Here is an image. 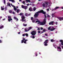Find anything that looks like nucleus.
<instances>
[{
	"label": "nucleus",
	"instance_id": "0eeeda50",
	"mask_svg": "<svg viewBox=\"0 0 63 63\" xmlns=\"http://www.w3.org/2000/svg\"><path fill=\"white\" fill-rule=\"evenodd\" d=\"M21 7L23 9L26 10V9H27V6H24L23 5H21Z\"/></svg>",
	"mask_w": 63,
	"mask_h": 63
},
{
	"label": "nucleus",
	"instance_id": "39448f33",
	"mask_svg": "<svg viewBox=\"0 0 63 63\" xmlns=\"http://www.w3.org/2000/svg\"><path fill=\"white\" fill-rule=\"evenodd\" d=\"M52 29H51V27H49L48 28V30H50L51 31H54V30L55 29V28H54L53 27H52Z\"/></svg>",
	"mask_w": 63,
	"mask_h": 63
},
{
	"label": "nucleus",
	"instance_id": "72a5a7b5",
	"mask_svg": "<svg viewBox=\"0 0 63 63\" xmlns=\"http://www.w3.org/2000/svg\"><path fill=\"white\" fill-rule=\"evenodd\" d=\"M8 18H9V19H10V18H11V16H8Z\"/></svg>",
	"mask_w": 63,
	"mask_h": 63
},
{
	"label": "nucleus",
	"instance_id": "49530a36",
	"mask_svg": "<svg viewBox=\"0 0 63 63\" xmlns=\"http://www.w3.org/2000/svg\"><path fill=\"white\" fill-rule=\"evenodd\" d=\"M11 1L12 2H15V0H12Z\"/></svg>",
	"mask_w": 63,
	"mask_h": 63
},
{
	"label": "nucleus",
	"instance_id": "a211bd4d",
	"mask_svg": "<svg viewBox=\"0 0 63 63\" xmlns=\"http://www.w3.org/2000/svg\"><path fill=\"white\" fill-rule=\"evenodd\" d=\"M58 9H59V7H55V8H54V10H56Z\"/></svg>",
	"mask_w": 63,
	"mask_h": 63
},
{
	"label": "nucleus",
	"instance_id": "1a4fd4ad",
	"mask_svg": "<svg viewBox=\"0 0 63 63\" xmlns=\"http://www.w3.org/2000/svg\"><path fill=\"white\" fill-rule=\"evenodd\" d=\"M60 42H61V45H62V46H63V40H60Z\"/></svg>",
	"mask_w": 63,
	"mask_h": 63
},
{
	"label": "nucleus",
	"instance_id": "c756f323",
	"mask_svg": "<svg viewBox=\"0 0 63 63\" xmlns=\"http://www.w3.org/2000/svg\"><path fill=\"white\" fill-rule=\"evenodd\" d=\"M20 11V10L19 9H18L17 10V13H19V11Z\"/></svg>",
	"mask_w": 63,
	"mask_h": 63
},
{
	"label": "nucleus",
	"instance_id": "ddd939ff",
	"mask_svg": "<svg viewBox=\"0 0 63 63\" xmlns=\"http://www.w3.org/2000/svg\"><path fill=\"white\" fill-rule=\"evenodd\" d=\"M48 39H47L44 42V43H48Z\"/></svg>",
	"mask_w": 63,
	"mask_h": 63
},
{
	"label": "nucleus",
	"instance_id": "79ce46f5",
	"mask_svg": "<svg viewBox=\"0 0 63 63\" xmlns=\"http://www.w3.org/2000/svg\"><path fill=\"white\" fill-rule=\"evenodd\" d=\"M45 36H46L47 37V33H45Z\"/></svg>",
	"mask_w": 63,
	"mask_h": 63
},
{
	"label": "nucleus",
	"instance_id": "aec40b11",
	"mask_svg": "<svg viewBox=\"0 0 63 63\" xmlns=\"http://www.w3.org/2000/svg\"><path fill=\"white\" fill-rule=\"evenodd\" d=\"M44 45L45 46H47V43H44Z\"/></svg>",
	"mask_w": 63,
	"mask_h": 63
},
{
	"label": "nucleus",
	"instance_id": "052dcab7",
	"mask_svg": "<svg viewBox=\"0 0 63 63\" xmlns=\"http://www.w3.org/2000/svg\"><path fill=\"white\" fill-rule=\"evenodd\" d=\"M57 23H57V22L55 23V24H56V25H57Z\"/></svg>",
	"mask_w": 63,
	"mask_h": 63
},
{
	"label": "nucleus",
	"instance_id": "4d7b16f0",
	"mask_svg": "<svg viewBox=\"0 0 63 63\" xmlns=\"http://www.w3.org/2000/svg\"><path fill=\"white\" fill-rule=\"evenodd\" d=\"M47 11H49V9L48 8V9H47Z\"/></svg>",
	"mask_w": 63,
	"mask_h": 63
},
{
	"label": "nucleus",
	"instance_id": "7ed1b4c3",
	"mask_svg": "<svg viewBox=\"0 0 63 63\" xmlns=\"http://www.w3.org/2000/svg\"><path fill=\"white\" fill-rule=\"evenodd\" d=\"M21 18L22 19H20V20L21 21H22L23 22L24 21L26 22V19H25V16H22L21 17Z\"/></svg>",
	"mask_w": 63,
	"mask_h": 63
},
{
	"label": "nucleus",
	"instance_id": "de8ad7c7",
	"mask_svg": "<svg viewBox=\"0 0 63 63\" xmlns=\"http://www.w3.org/2000/svg\"><path fill=\"white\" fill-rule=\"evenodd\" d=\"M38 33H41V31H38Z\"/></svg>",
	"mask_w": 63,
	"mask_h": 63
},
{
	"label": "nucleus",
	"instance_id": "338daca9",
	"mask_svg": "<svg viewBox=\"0 0 63 63\" xmlns=\"http://www.w3.org/2000/svg\"><path fill=\"white\" fill-rule=\"evenodd\" d=\"M19 1L20 2H21V0H19Z\"/></svg>",
	"mask_w": 63,
	"mask_h": 63
},
{
	"label": "nucleus",
	"instance_id": "e2e57ef3",
	"mask_svg": "<svg viewBox=\"0 0 63 63\" xmlns=\"http://www.w3.org/2000/svg\"><path fill=\"white\" fill-rule=\"evenodd\" d=\"M18 34H20V32H19L18 33Z\"/></svg>",
	"mask_w": 63,
	"mask_h": 63
},
{
	"label": "nucleus",
	"instance_id": "bf43d9fd",
	"mask_svg": "<svg viewBox=\"0 0 63 63\" xmlns=\"http://www.w3.org/2000/svg\"><path fill=\"white\" fill-rule=\"evenodd\" d=\"M29 5H30V4H27V6H29Z\"/></svg>",
	"mask_w": 63,
	"mask_h": 63
},
{
	"label": "nucleus",
	"instance_id": "f704fd0d",
	"mask_svg": "<svg viewBox=\"0 0 63 63\" xmlns=\"http://www.w3.org/2000/svg\"><path fill=\"white\" fill-rule=\"evenodd\" d=\"M25 32H28V31H28V30H26V29H25Z\"/></svg>",
	"mask_w": 63,
	"mask_h": 63
},
{
	"label": "nucleus",
	"instance_id": "cd10ccee",
	"mask_svg": "<svg viewBox=\"0 0 63 63\" xmlns=\"http://www.w3.org/2000/svg\"><path fill=\"white\" fill-rule=\"evenodd\" d=\"M14 18L16 20V19L17 21L18 20V19L17 18H16V17H14Z\"/></svg>",
	"mask_w": 63,
	"mask_h": 63
},
{
	"label": "nucleus",
	"instance_id": "393cba45",
	"mask_svg": "<svg viewBox=\"0 0 63 63\" xmlns=\"http://www.w3.org/2000/svg\"><path fill=\"white\" fill-rule=\"evenodd\" d=\"M18 15H19L20 16H23V13H21L20 14H18Z\"/></svg>",
	"mask_w": 63,
	"mask_h": 63
},
{
	"label": "nucleus",
	"instance_id": "f8f14e48",
	"mask_svg": "<svg viewBox=\"0 0 63 63\" xmlns=\"http://www.w3.org/2000/svg\"><path fill=\"white\" fill-rule=\"evenodd\" d=\"M53 21H52L51 22H49V25H51V24L52 25H53Z\"/></svg>",
	"mask_w": 63,
	"mask_h": 63
},
{
	"label": "nucleus",
	"instance_id": "f03ea898",
	"mask_svg": "<svg viewBox=\"0 0 63 63\" xmlns=\"http://www.w3.org/2000/svg\"><path fill=\"white\" fill-rule=\"evenodd\" d=\"M37 14H39L40 13H42V14H43V15H44V16H45V18H46L47 17V16H46V12H44V11L43 10H41L40 11H39L38 12H37Z\"/></svg>",
	"mask_w": 63,
	"mask_h": 63
},
{
	"label": "nucleus",
	"instance_id": "0e129e2a",
	"mask_svg": "<svg viewBox=\"0 0 63 63\" xmlns=\"http://www.w3.org/2000/svg\"><path fill=\"white\" fill-rule=\"evenodd\" d=\"M9 1H12V0H9Z\"/></svg>",
	"mask_w": 63,
	"mask_h": 63
},
{
	"label": "nucleus",
	"instance_id": "a19ab883",
	"mask_svg": "<svg viewBox=\"0 0 63 63\" xmlns=\"http://www.w3.org/2000/svg\"><path fill=\"white\" fill-rule=\"evenodd\" d=\"M32 39H34L35 38V37L34 36H32Z\"/></svg>",
	"mask_w": 63,
	"mask_h": 63
},
{
	"label": "nucleus",
	"instance_id": "774afa93",
	"mask_svg": "<svg viewBox=\"0 0 63 63\" xmlns=\"http://www.w3.org/2000/svg\"><path fill=\"white\" fill-rule=\"evenodd\" d=\"M11 5L12 6L13 5V4H11Z\"/></svg>",
	"mask_w": 63,
	"mask_h": 63
},
{
	"label": "nucleus",
	"instance_id": "20e7f679",
	"mask_svg": "<svg viewBox=\"0 0 63 63\" xmlns=\"http://www.w3.org/2000/svg\"><path fill=\"white\" fill-rule=\"evenodd\" d=\"M28 41V40L25 39V38H23V40L21 41V43H24V44H26V42Z\"/></svg>",
	"mask_w": 63,
	"mask_h": 63
},
{
	"label": "nucleus",
	"instance_id": "423d86ee",
	"mask_svg": "<svg viewBox=\"0 0 63 63\" xmlns=\"http://www.w3.org/2000/svg\"><path fill=\"white\" fill-rule=\"evenodd\" d=\"M36 34V32L35 31H32L31 32V34H32V35H35Z\"/></svg>",
	"mask_w": 63,
	"mask_h": 63
},
{
	"label": "nucleus",
	"instance_id": "ea45409f",
	"mask_svg": "<svg viewBox=\"0 0 63 63\" xmlns=\"http://www.w3.org/2000/svg\"><path fill=\"white\" fill-rule=\"evenodd\" d=\"M31 19L32 20H33V17H31Z\"/></svg>",
	"mask_w": 63,
	"mask_h": 63
},
{
	"label": "nucleus",
	"instance_id": "680f3d73",
	"mask_svg": "<svg viewBox=\"0 0 63 63\" xmlns=\"http://www.w3.org/2000/svg\"><path fill=\"white\" fill-rule=\"evenodd\" d=\"M6 19L4 18V19H3L2 20L4 21V20H5Z\"/></svg>",
	"mask_w": 63,
	"mask_h": 63
},
{
	"label": "nucleus",
	"instance_id": "69168bd1",
	"mask_svg": "<svg viewBox=\"0 0 63 63\" xmlns=\"http://www.w3.org/2000/svg\"><path fill=\"white\" fill-rule=\"evenodd\" d=\"M62 48L63 49V46H62Z\"/></svg>",
	"mask_w": 63,
	"mask_h": 63
},
{
	"label": "nucleus",
	"instance_id": "412c9836",
	"mask_svg": "<svg viewBox=\"0 0 63 63\" xmlns=\"http://www.w3.org/2000/svg\"><path fill=\"white\" fill-rule=\"evenodd\" d=\"M3 28H4V25H1V26H0V29H2Z\"/></svg>",
	"mask_w": 63,
	"mask_h": 63
},
{
	"label": "nucleus",
	"instance_id": "c85d7f7f",
	"mask_svg": "<svg viewBox=\"0 0 63 63\" xmlns=\"http://www.w3.org/2000/svg\"><path fill=\"white\" fill-rule=\"evenodd\" d=\"M25 35L26 36V37H28V33H25Z\"/></svg>",
	"mask_w": 63,
	"mask_h": 63
},
{
	"label": "nucleus",
	"instance_id": "9d476101",
	"mask_svg": "<svg viewBox=\"0 0 63 63\" xmlns=\"http://www.w3.org/2000/svg\"><path fill=\"white\" fill-rule=\"evenodd\" d=\"M57 49H59V50H60L59 51H61V47H58L57 48Z\"/></svg>",
	"mask_w": 63,
	"mask_h": 63
},
{
	"label": "nucleus",
	"instance_id": "2eb2a0df",
	"mask_svg": "<svg viewBox=\"0 0 63 63\" xmlns=\"http://www.w3.org/2000/svg\"><path fill=\"white\" fill-rule=\"evenodd\" d=\"M50 41L51 42H54L55 41V40H54L53 39H50Z\"/></svg>",
	"mask_w": 63,
	"mask_h": 63
},
{
	"label": "nucleus",
	"instance_id": "864d4df0",
	"mask_svg": "<svg viewBox=\"0 0 63 63\" xmlns=\"http://www.w3.org/2000/svg\"><path fill=\"white\" fill-rule=\"evenodd\" d=\"M32 22H35V20H32Z\"/></svg>",
	"mask_w": 63,
	"mask_h": 63
},
{
	"label": "nucleus",
	"instance_id": "8fccbe9b",
	"mask_svg": "<svg viewBox=\"0 0 63 63\" xmlns=\"http://www.w3.org/2000/svg\"><path fill=\"white\" fill-rule=\"evenodd\" d=\"M12 7H13L14 8H15V6H14V5H12Z\"/></svg>",
	"mask_w": 63,
	"mask_h": 63
},
{
	"label": "nucleus",
	"instance_id": "13d9d810",
	"mask_svg": "<svg viewBox=\"0 0 63 63\" xmlns=\"http://www.w3.org/2000/svg\"><path fill=\"white\" fill-rule=\"evenodd\" d=\"M23 4H24V3H25V2H24V1H23Z\"/></svg>",
	"mask_w": 63,
	"mask_h": 63
},
{
	"label": "nucleus",
	"instance_id": "c9c22d12",
	"mask_svg": "<svg viewBox=\"0 0 63 63\" xmlns=\"http://www.w3.org/2000/svg\"><path fill=\"white\" fill-rule=\"evenodd\" d=\"M7 5H9V6H11V5H10V3H8Z\"/></svg>",
	"mask_w": 63,
	"mask_h": 63
},
{
	"label": "nucleus",
	"instance_id": "7c9ffc66",
	"mask_svg": "<svg viewBox=\"0 0 63 63\" xmlns=\"http://www.w3.org/2000/svg\"><path fill=\"white\" fill-rule=\"evenodd\" d=\"M43 7H45V3H44L43 4Z\"/></svg>",
	"mask_w": 63,
	"mask_h": 63
},
{
	"label": "nucleus",
	"instance_id": "6e6552de",
	"mask_svg": "<svg viewBox=\"0 0 63 63\" xmlns=\"http://www.w3.org/2000/svg\"><path fill=\"white\" fill-rule=\"evenodd\" d=\"M38 12H36V14H35V15H34V16L35 18H36L37 17H38V15H39L38 14H37V13Z\"/></svg>",
	"mask_w": 63,
	"mask_h": 63
},
{
	"label": "nucleus",
	"instance_id": "5701e85b",
	"mask_svg": "<svg viewBox=\"0 0 63 63\" xmlns=\"http://www.w3.org/2000/svg\"><path fill=\"white\" fill-rule=\"evenodd\" d=\"M44 3L46 4V5H48V2L47 1H45Z\"/></svg>",
	"mask_w": 63,
	"mask_h": 63
},
{
	"label": "nucleus",
	"instance_id": "09e8293b",
	"mask_svg": "<svg viewBox=\"0 0 63 63\" xmlns=\"http://www.w3.org/2000/svg\"><path fill=\"white\" fill-rule=\"evenodd\" d=\"M2 43V41H1V40H0V43Z\"/></svg>",
	"mask_w": 63,
	"mask_h": 63
},
{
	"label": "nucleus",
	"instance_id": "4468645a",
	"mask_svg": "<svg viewBox=\"0 0 63 63\" xmlns=\"http://www.w3.org/2000/svg\"><path fill=\"white\" fill-rule=\"evenodd\" d=\"M58 18L59 19V20H60V21H61L62 20H63V17L62 18L59 17Z\"/></svg>",
	"mask_w": 63,
	"mask_h": 63
},
{
	"label": "nucleus",
	"instance_id": "58836bf2",
	"mask_svg": "<svg viewBox=\"0 0 63 63\" xmlns=\"http://www.w3.org/2000/svg\"><path fill=\"white\" fill-rule=\"evenodd\" d=\"M25 33H24V34H22V36H23V37H24V36H25Z\"/></svg>",
	"mask_w": 63,
	"mask_h": 63
},
{
	"label": "nucleus",
	"instance_id": "4be33fe9",
	"mask_svg": "<svg viewBox=\"0 0 63 63\" xmlns=\"http://www.w3.org/2000/svg\"><path fill=\"white\" fill-rule=\"evenodd\" d=\"M26 1L27 2H30V3L31 2L30 0H26Z\"/></svg>",
	"mask_w": 63,
	"mask_h": 63
},
{
	"label": "nucleus",
	"instance_id": "f257e3e1",
	"mask_svg": "<svg viewBox=\"0 0 63 63\" xmlns=\"http://www.w3.org/2000/svg\"><path fill=\"white\" fill-rule=\"evenodd\" d=\"M36 23L38 22V24H40V25H45L46 23V18H44V19L42 22H40L38 20L36 21Z\"/></svg>",
	"mask_w": 63,
	"mask_h": 63
},
{
	"label": "nucleus",
	"instance_id": "473e14b6",
	"mask_svg": "<svg viewBox=\"0 0 63 63\" xmlns=\"http://www.w3.org/2000/svg\"><path fill=\"white\" fill-rule=\"evenodd\" d=\"M14 10L15 11L16 10V7H15L14 8Z\"/></svg>",
	"mask_w": 63,
	"mask_h": 63
},
{
	"label": "nucleus",
	"instance_id": "e433bc0d",
	"mask_svg": "<svg viewBox=\"0 0 63 63\" xmlns=\"http://www.w3.org/2000/svg\"><path fill=\"white\" fill-rule=\"evenodd\" d=\"M4 1V3L5 4V3H6V0H3Z\"/></svg>",
	"mask_w": 63,
	"mask_h": 63
},
{
	"label": "nucleus",
	"instance_id": "a878e982",
	"mask_svg": "<svg viewBox=\"0 0 63 63\" xmlns=\"http://www.w3.org/2000/svg\"><path fill=\"white\" fill-rule=\"evenodd\" d=\"M1 10H2V11H3L4 10V8H3L2 6H1Z\"/></svg>",
	"mask_w": 63,
	"mask_h": 63
},
{
	"label": "nucleus",
	"instance_id": "f3484780",
	"mask_svg": "<svg viewBox=\"0 0 63 63\" xmlns=\"http://www.w3.org/2000/svg\"><path fill=\"white\" fill-rule=\"evenodd\" d=\"M8 20L9 22H10L11 20H12V18H10V19H8Z\"/></svg>",
	"mask_w": 63,
	"mask_h": 63
},
{
	"label": "nucleus",
	"instance_id": "9b49d317",
	"mask_svg": "<svg viewBox=\"0 0 63 63\" xmlns=\"http://www.w3.org/2000/svg\"><path fill=\"white\" fill-rule=\"evenodd\" d=\"M29 11H30V12L33 11V9H32V8L31 7H30L29 9Z\"/></svg>",
	"mask_w": 63,
	"mask_h": 63
},
{
	"label": "nucleus",
	"instance_id": "c03bdc74",
	"mask_svg": "<svg viewBox=\"0 0 63 63\" xmlns=\"http://www.w3.org/2000/svg\"><path fill=\"white\" fill-rule=\"evenodd\" d=\"M47 17H50V16H49V15H48Z\"/></svg>",
	"mask_w": 63,
	"mask_h": 63
},
{
	"label": "nucleus",
	"instance_id": "6e6d98bb",
	"mask_svg": "<svg viewBox=\"0 0 63 63\" xmlns=\"http://www.w3.org/2000/svg\"><path fill=\"white\" fill-rule=\"evenodd\" d=\"M26 16H27V13H26L25 14Z\"/></svg>",
	"mask_w": 63,
	"mask_h": 63
},
{
	"label": "nucleus",
	"instance_id": "603ef678",
	"mask_svg": "<svg viewBox=\"0 0 63 63\" xmlns=\"http://www.w3.org/2000/svg\"><path fill=\"white\" fill-rule=\"evenodd\" d=\"M41 30H43V28L42 27L41 28Z\"/></svg>",
	"mask_w": 63,
	"mask_h": 63
},
{
	"label": "nucleus",
	"instance_id": "37998d69",
	"mask_svg": "<svg viewBox=\"0 0 63 63\" xmlns=\"http://www.w3.org/2000/svg\"><path fill=\"white\" fill-rule=\"evenodd\" d=\"M35 55H36V56H38V54H37V53H36L35 54Z\"/></svg>",
	"mask_w": 63,
	"mask_h": 63
},
{
	"label": "nucleus",
	"instance_id": "3c124183",
	"mask_svg": "<svg viewBox=\"0 0 63 63\" xmlns=\"http://www.w3.org/2000/svg\"><path fill=\"white\" fill-rule=\"evenodd\" d=\"M13 14H15V12H13Z\"/></svg>",
	"mask_w": 63,
	"mask_h": 63
},
{
	"label": "nucleus",
	"instance_id": "a18cd8bd",
	"mask_svg": "<svg viewBox=\"0 0 63 63\" xmlns=\"http://www.w3.org/2000/svg\"><path fill=\"white\" fill-rule=\"evenodd\" d=\"M5 10H7V7H5Z\"/></svg>",
	"mask_w": 63,
	"mask_h": 63
},
{
	"label": "nucleus",
	"instance_id": "4c0bfd02",
	"mask_svg": "<svg viewBox=\"0 0 63 63\" xmlns=\"http://www.w3.org/2000/svg\"><path fill=\"white\" fill-rule=\"evenodd\" d=\"M43 31L44 32H46V30H45V29H44L43 30Z\"/></svg>",
	"mask_w": 63,
	"mask_h": 63
},
{
	"label": "nucleus",
	"instance_id": "6ab92c4d",
	"mask_svg": "<svg viewBox=\"0 0 63 63\" xmlns=\"http://www.w3.org/2000/svg\"><path fill=\"white\" fill-rule=\"evenodd\" d=\"M55 17V15H54V14L53 13L52 14V17Z\"/></svg>",
	"mask_w": 63,
	"mask_h": 63
},
{
	"label": "nucleus",
	"instance_id": "2f4dec72",
	"mask_svg": "<svg viewBox=\"0 0 63 63\" xmlns=\"http://www.w3.org/2000/svg\"><path fill=\"white\" fill-rule=\"evenodd\" d=\"M23 25L24 26H27V24H23Z\"/></svg>",
	"mask_w": 63,
	"mask_h": 63
},
{
	"label": "nucleus",
	"instance_id": "dca6fc26",
	"mask_svg": "<svg viewBox=\"0 0 63 63\" xmlns=\"http://www.w3.org/2000/svg\"><path fill=\"white\" fill-rule=\"evenodd\" d=\"M32 29V27H29L28 29V31H29L30 30H31V29Z\"/></svg>",
	"mask_w": 63,
	"mask_h": 63
},
{
	"label": "nucleus",
	"instance_id": "5fc2aeb1",
	"mask_svg": "<svg viewBox=\"0 0 63 63\" xmlns=\"http://www.w3.org/2000/svg\"><path fill=\"white\" fill-rule=\"evenodd\" d=\"M37 30H40V29L39 28H38V29H37Z\"/></svg>",
	"mask_w": 63,
	"mask_h": 63
},
{
	"label": "nucleus",
	"instance_id": "b1692460",
	"mask_svg": "<svg viewBox=\"0 0 63 63\" xmlns=\"http://www.w3.org/2000/svg\"><path fill=\"white\" fill-rule=\"evenodd\" d=\"M9 13H10V14H13V12H12V10H10L9 11Z\"/></svg>",
	"mask_w": 63,
	"mask_h": 63
},
{
	"label": "nucleus",
	"instance_id": "bb28decb",
	"mask_svg": "<svg viewBox=\"0 0 63 63\" xmlns=\"http://www.w3.org/2000/svg\"><path fill=\"white\" fill-rule=\"evenodd\" d=\"M33 10L34 11H35L36 10V8L35 7H34L33 9Z\"/></svg>",
	"mask_w": 63,
	"mask_h": 63
}]
</instances>
